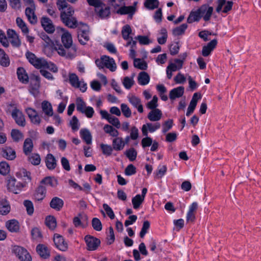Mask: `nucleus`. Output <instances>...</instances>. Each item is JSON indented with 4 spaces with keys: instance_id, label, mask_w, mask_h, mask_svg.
I'll use <instances>...</instances> for the list:
<instances>
[{
    "instance_id": "obj_1",
    "label": "nucleus",
    "mask_w": 261,
    "mask_h": 261,
    "mask_svg": "<svg viewBox=\"0 0 261 261\" xmlns=\"http://www.w3.org/2000/svg\"><path fill=\"white\" fill-rule=\"evenodd\" d=\"M56 30L58 33H62L61 41L63 46L61 44H57L55 47V50L61 56L67 59L73 58L76 55V48L73 45L71 34L65 29L59 27L57 28Z\"/></svg>"
},
{
    "instance_id": "obj_2",
    "label": "nucleus",
    "mask_w": 261,
    "mask_h": 261,
    "mask_svg": "<svg viewBox=\"0 0 261 261\" xmlns=\"http://www.w3.org/2000/svg\"><path fill=\"white\" fill-rule=\"evenodd\" d=\"M31 174L24 169H20L16 172V175L19 181L14 177H11L8 180L7 187L10 192L14 194L19 193L26 185L31 181Z\"/></svg>"
},
{
    "instance_id": "obj_3",
    "label": "nucleus",
    "mask_w": 261,
    "mask_h": 261,
    "mask_svg": "<svg viewBox=\"0 0 261 261\" xmlns=\"http://www.w3.org/2000/svg\"><path fill=\"white\" fill-rule=\"evenodd\" d=\"M67 10H64L61 13V19L62 22L68 28L74 29L78 27L79 24L76 19L73 16L74 13V10L71 7H68Z\"/></svg>"
},
{
    "instance_id": "obj_4",
    "label": "nucleus",
    "mask_w": 261,
    "mask_h": 261,
    "mask_svg": "<svg viewBox=\"0 0 261 261\" xmlns=\"http://www.w3.org/2000/svg\"><path fill=\"white\" fill-rule=\"evenodd\" d=\"M77 30V38L79 42L82 45H85L90 40V29L86 24L80 23Z\"/></svg>"
},
{
    "instance_id": "obj_5",
    "label": "nucleus",
    "mask_w": 261,
    "mask_h": 261,
    "mask_svg": "<svg viewBox=\"0 0 261 261\" xmlns=\"http://www.w3.org/2000/svg\"><path fill=\"white\" fill-rule=\"evenodd\" d=\"M213 12V8L207 5H203L197 10V21L203 17L204 21H208Z\"/></svg>"
},
{
    "instance_id": "obj_6",
    "label": "nucleus",
    "mask_w": 261,
    "mask_h": 261,
    "mask_svg": "<svg viewBox=\"0 0 261 261\" xmlns=\"http://www.w3.org/2000/svg\"><path fill=\"white\" fill-rule=\"evenodd\" d=\"M12 251L21 261H31L32 258L28 251L19 246H14Z\"/></svg>"
},
{
    "instance_id": "obj_7",
    "label": "nucleus",
    "mask_w": 261,
    "mask_h": 261,
    "mask_svg": "<svg viewBox=\"0 0 261 261\" xmlns=\"http://www.w3.org/2000/svg\"><path fill=\"white\" fill-rule=\"evenodd\" d=\"M25 56L29 62L36 68H43L45 64H46V61L45 59L37 58L32 53L28 51L26 53Z\"/></svg>"
},
{
    "instance_id": "obj_8",
    "label": "nucleus",
    "mask_w": 261,
    "mask_h": 261,
    "mask_svg": "<svg viewBox=\"0 0 261 261\" xmlns=\"http://www.w3.org/2000/svg\"><path fill=\"white\" fill-rule=\"evenodd\" d=\"M85 240L88 250L93 251L96 250L100 244L99 239L91 236H86Z\"/></svg>"
},
{
    "instance_id": "obj_9",
    "label": "nucleus",
    "mask_w": 261,
    "mask_h": 261,
    "mask_svg": "<svg viewBox=\"0 0 261 261\" xmlns=\"http://www.w3.org/2000/svg\"><path fill=\"white\" fill-rule=\"evenodd\" d=\"M12 117L14 119L16 123L21 126H24L25 125V121L24 115L22 113L14 107V110L12 112Z\"/></svg>"
},
{
    "instance_id": "obj_10",
    "label": "nucleus",
    "mask_w": 261,
    "mask_h": 261,
    "mask_svg": "<svg viewBox=\"0 0 261 261\" xmlns=\"http://www.w3.org/2000/svg\"><path fill=\"white\" fill-rule=\"evenodd\" d=\"M217 44V40L215 39L212 40L206 45L203 46L201 51L202 55L204 57L210 56L213 50L216 48Z\"/></svg>"
},
{
    "instance_id": "obj_11",
    "label": "nucleus",
    "mask_w": 261,
    "mask_h": 261,
    "mask_svg": "<svg viewBox=\"0 0 261 261\" xmlns=\"http://www.w3.org/2000/svg\"><path fill=\"white\" fill-rule=\"evenodd\" d=\"M41 23L44 30L48 33H53L55 28L52 21L47 17H42L41 19Z\"/></svg>"
},
{
    "instance_id": "obj_12",
    "label": "nucleus",
    "mask_w": 261,
    "mask_h": 261,
    "mask_svg": "<svg viewBox=\"0 0 261 261\" xmlns=\"http://www.w3.org/2000/svg\"><path fill=\"white\" fill-rule=\"evenodd\" d=\"M54 241L57 248L59 250L65 251L67 250L68 246L67 244L65 242L63 237L58 233L54 235Z\"/></svg>"
},
{
    "instance_id": "obj_13",
    "label": "nucleus",
    "mask_w": 261,
    "mask_h": 261,
    "mask_svg": "<svg viewBox=\"0 0 261 261\" xmlns=\"http://www.w3.org/2000/svg\"><path fill=\"white\" fill-rule=\"evenodd\" d=\"M36 10V6L32 7H27L25 10V14L29 22L32 24H36L37 22V17L35 12Z\"/></svg>"
},
{
    "instance_id": "obj_14",
    "label": "nucleus",
    "mask_w": 261,
    "mask_h": 261,
    "mask_svg": "<svg viewBox=\"0 0 261 261\" xmlns=\"http://www.w3.org/2000/svg\"><path fill=\"white\" fill-rule=\"evenodd\" d=\"M136 11V7L135 6H122L120 7L117 11V13L120 15L127 14L128 18L132 19L133 15Z\"/></svg>"
},
{
    "instance_id": "obj_15",
    "label": "nucleus",
    "mask_w": 261,
    "mask_h": 261,
    "mask_svg": "<svg viewBox=\"0 0 261 261\" xmlns=\"http://www.w3.org/2000/svg\"><path fill=\"white\" fill-rule=\"evenodd\" d=\"M161 124L160 123L156 122L154 124L151 123H147L146 124H144L142 127V132L143 136H147L148 135V129L151 132L153 133L155 131L156 129H158L160 128Z\"/></svg>"
},
{
    "instance_id": "obj_16",
    "label": "nucleus",
    "mask_w": 261,
    "mask_h": 261,
    "mask_svg": "<svg viewBox=\"0 0 261 261\" xmlns=\"http://www.w3.org/2000/svg\"><path fill=\"white\" fill-rule=\"evenodd\" d=\"M46 189L45 186L40 183L36 190L34 197L36 201H42L46 195Z\"/></svg>"
},
{
    "instance_id": "obj_17",
    "label": "nucleus",
    "mask_w": 261,
    "mask_h": 261,
    "mask_svg": "<svg viewBox=\"0 0 261 261\" xmlns=\"http://www.w3.org/2000/svg\"><path fill=\"white\" fill-rule=\"evenodd\" d=\"M2 155L9 160H13L16 158V153L14 149L10 147H5L2 149Z\"/></svg>"
},
{
    "instance_id": "obj_18",
    "label": "nucleus",
    "mask_w": 261,
    "mask_h": 261,
    "mask_svg": "<svg viewBox=\"0 0 261 261\" xmlns=\"http://www.w3.org/2000/svg\"><path fill=\"white\" fill-rule=\"evenodd\" d=\"M128 100L135 108L137 109L139 113H142L143 112V108L141 100L139 97L135 95H132L128 97Z\"/></svg>"
},
{
    "instance_id": "obj_19",
    "label": "nucleus",
    "mask_w": 261,
    "mask_h": 261,
    "mask_svg": "<svg viewBox=\"0 0 261 261\" xmlns=\"http://www.w3.org/2000/svg\"><path fill=\"white\" fill-rule=\"evenodd\" d=\"M106 67L111 71L114 72L116 70V64L113 58L104 56V67Z\"/></svg>"
},
{
    "instance_id": "obj_20",
    "label": "nucleus",
    "mask_w": 261,
    "mask_h": 261,
    "mask_svg": "<svg viewBox=\"0 0 261 261\" xmlns=\"http://www.w3.org/2000/svg\"><path fill=\"white\" fill-rule=\"evenodd\" d=\"M63 200L58 197H54L53 198L49 203L50 206L56 211L61 210L63 207Z\"/></svg>"
},
{
    "instance_id": "obj_21",
    "label": "nucleus",
    "mask_w": 261,
    "mask_h": 261,
    "mask_svg": "<svg viewBox=\"0 0 261 261\" xmlns=\"http://www.w3.org/2000/svg\"><path fill=\"white\" fill-rule=\"evenodd\" d=\"M95 12L102 19L108 17L110 15V8L106 7L104 4L102 6L96 8Z\"/></svg>"
},
{
    "instance_id": "obj_22",
    "label": "nucleus",
    "mask_w": 261,
    "mask_h": 261,
    "mask_svg": "<svg viewBox=\"0 0 261 261\" xmlns=\"http://www.w3.org/2000/svg\"><path fill=\"white\" fill-rule=\"evenodd\" d=\"M162 116V113L159 109L151 110L148 114L147 118L151 121H158Z\"/></svg>"
},
{
    "instance_id": "obj_23",
    "label": "nucleus",
    "mask_w": 261,
    "mask_h": 261,
    "mask_svg": "<svg viewBox=\"0 0 261 261\" xmlns=\"http://www.w3.org/2000/svg\"><path fill=\"white\" fill-rule=\"evenodd\" d=\"M112 146L113 149L116 151H120L124 148L123 138L118 136L114 137L112 141Z\"/></svg>"
},
{
    "instance_id": "obj_24",
    "label": "nucleus",
    "mask_w": 261,
    "mask_h": 261,
    "mask_svg": "<svg viewBox=\"0 0 261 261\" xmlns=\"http://www.w3.org/2000/svg\"><path fill=\"white\" fill-rule=\"evenodd\" d=\"M33 149V143L31 139L27 138L24 141L23 145V151L25 155L30 154Z\"/></svg>"
},
{
    "instance_id": "obj_25",
    "label": "nucleus",
    "mask_w": 261,
    "mask_h": 261,
    "mask_svg": "<svg viewBox=\"0 0 261 261\" xmlns=\"http://www.w3.org/2000/svg\"><path fill=\"white\" fill-rule=\"evenodd\" d=\"M6 227L11 232H17L19 230V223L15 220H11L6 222Z\"/></svg>"
},
{
    "instance_id": "obj_26",
    "label": "nucleus",
    "mask_w": 261,
    "mask_h": 261,
    "mask_svg": "<svg viewBox=\"0 0 261 261\" xmlns=\"http://www.w3.org/2000/svg\"><path fill=\"white\" fill-rule=\"evenodd\" d=\"M184 92V88L182 86L174 88L170 91L169 98L171 99H175L176 98L181 97Z\"/></svg>"
},
{
    "instance_id": "obj_27",
    "label": "nucleus",
    "mask_w": 261,
    "mask_h": 261,
    "mask_svg": "<svg viewBox=\"0 0 261 261\" xmlns=\"http://www.w3.org/2000/svg\"><path fill=\"white\" fill-rule=\"evenodd\" d=\"M36 251L38 254L43 258H47L49 256V252L45 245L39 244L36 247Z\"/></svg>"
},
{
    "instance_id": "obj_28",
    "label": "nucleus",
    "mask_w": 261,
    "mask_h": 261,
    "mask_svg": "<svg viewBox=\"0 0 261 261\" xmlns=\"http://www.w3.org/2000/svg\"><path fill=\"white\" fill-rule=\"evenodd\" d=\"M196 214V202H193L189 207L187 215V221L188 222H193L195 218Z\"/></svg>"
},
{
    "instance_id": "obj_29",
    "label": "nucleus",
    "mask_w": 261,
    "mask_h": 261,
    "mask_svg": "<svg viewBox=\"0 0 261 261\" xmlns=\"http://www.w3.org/2000/svg\"><path fill=\"white\" fill-rule=\"evenodd\" d=\"M40 184L45 187L49 186L53 188L56 187L58 184V180L55 178L50 176L46 177L43 178L40 181Z\"/></svg>"
},
{
    "instance_id": "obj_30",
    "label": "nucleus",
    "mask_w": 261,
    "mask_h": 261,
    "mask_svg": "<svg viewBox=\"0 0 261 261\" xmlns=\"http://www.w3.org/2000/svg\"><path fill=\"white\" fill-rule=\"evenodd\" d=\"M45 163L47 168L49 170L54 169L57 165L56 160L51 154H48L47 155Z\"/></svg>"
},
{
    "instance_id": "obj_31",
    "label": "nucleus",
    "mask_w": 261,
    "mask_h": 261,
    "mask_svg": "<svg viewBox=\"0 0 261 261\" xmlns=\"http://www.w3.org/2000/svg\"><path fill=\"white\" fill-rule=\"evenodd\" d=\"M80 135L81 138L85 141L87 144H91L92 135L88 129H81L80 130Z\"/></svg>"
},
{
    "instance_id": "obj_32",
    "label": "nucleus",
    "mask_w": 261,
    "mask_h": 261,
    "mask_svg": "<svg viewBox=\"0 0 261 261\" xmlns=\"http://www.w3.org/2000/svg\"><path fill=\"white\" fill-rule=\"evenodd\" d=\"M138 83L141 85H146L148 84L150 81V77L148 74L144 71L141 72L138 76Z\"/></svg>"
},
{
    "instance_id": "obj_33",
    "label": "nucleus",
    "mask_w": 261,
    "mask_h": 261,
    "mask_svg": "<svg viewBox=\"0 0 261 261\" xmlns=\"http://www.w3.org/2000/svg\"><path fill=\"white\" fill-rule=\"evenodd\" d=\"M103 130L106 133L109 134L110 136L113 137H116L118 136L119 132L114 128L113 126L106 124L103 126Z\"/></svg>"
},
{
    "instance_id": "obj_34",
    "label": "nucleus",
    "mask_w": 261,
    "mask_h": 261,
    "mask_svg": "<svg viewBox=\"0 0 261 261\" xmlns=\"http://www.w3.org/2000/svg\"><path fill=\"white\" fill-rule=\"evenodd\" d=\"M17 74L18 78L22 83H27L29 81V77L23 68L19 67L17 69Z\"/></svg>"
},
{
    "instance_id": "obj_35",
    "label": "nucleus",
    "mask_w": 261,
    "mask_h": 261,
    "mask_svg": "<svg viewBox=\"0 0 261 261\" xmlns=\"http://www.w3.org/2000/svg\"><path fill=\"white\" fill-rule=\"evenodd\" d=\"M43 112L47 116H52L53 112L51 104L47 101H43L41 105Z\"/></svg>"
},
{
    "instance_id": "obj_36",
    "label": "nucleus",
    "mask_w": 261,
    "mask_h": 261,
    "mask_svg": "<svg viewBox=\"0 0 261 261\" xmlns=\"http://www.w3.org/2000/svg\"><path fill=\"white\" fill-rule=\"evenodd\" d=\"M28 161L34 165H38L41 162V158L38 153H30L28 155Z\"/></svg>"
},
{
    "instance_id": "obj_37",
    "label": "nucleus",
    "mask_w": 261,
    "mask_h": 261,
    "mask_svg": "<svg viewBox=\"0 0 261 261\" xmlns=\"http://www.w3.org/2000/svg\"><path fill=\"white\" fill-rule=\"evenodd\" d=\"M45 224L51 230H54L57 226V221L55 217L48 216L46 218Z\"/></svg>"
},
{
    "instance_id": "obj_38",
    "label": "nucleus",
    "mask_w": 261,
    "mask_h": 261,
    "mask_svg": "<svg viewBox=\"0 0 261 261\" xmlns=\"http://www.w3.org/2000/svg\"><path fill=\"white\" fill-rule=\"evenodd\" d=\"M144 199L141 196V195L138 194L132 198V204L135 209H138L143 202Z\"/></svg>"
},
{
    "instance_id": "obj_39",
    "label": "nucleus",
    "mask_w": 261,
    "mask_h": 261,
    "mask_svg": "<svg viewBox=\"0 0 261 261\" xmlns=\"http://www.w3.org/2000/svg\"><path fill=\"white\" fill-rule=\"evenodd\" d=\"M134 65L136 68L141 70H146L147 68V64L146 62L139 58L134 59Z\"/></svg>"
},
{
    "instance_id": "obj_40",
    "label": "nucleus",
    "mask_w": 261,
    "mask_h": 261,
    "mask_svg": "<svg viewBox=\"0 0 261 261\" xmlns=\"http://www.w3.org/2000/svg\"><path fill=\"white\" fill-rule=\"evenodd\" d=\"M69 81L70 84L75 88L80 86V81L78 76L74 73H70L69 75Z\"/></svg>"
},
{
    "instance_id": "obj_41",
    "label": "nucleus",
    "mask_w": 261,
    "mask_h": 261,
    "mask_svg": "<svg viewBox=\"0 0 261 261\" xmlns=\"http://www.w3.org/2000/svg\"><path fill=\"white\" fill-rule=\"evenodd\" d=\"M9 59L4 51L0 48V64L3 66H8L9 65Z\"/></svg>"
},
{
    "instance_id": "obj_42",
    "label": "nucleus",
    "mask_w": 261,
    "mask_h": 261,
    "mask_svg": "<svg viewBox=\"0 0 261 261\" xmlns=\"http://www.w3.org/2000/svg\"><path fill=\"white\" fill-rule=\"evenodd\" d=\"M187 24L183 23L180 26L175 28L172 31L173 35L174 36H179L183 34L187 28Z\"/></svg>"
},
{
    "instance_id": "obj_43",
    "label": "nucleus",
    "mask_w": 261,
    "mask_h": 261,
    "mask_svg": "<svg viewBox=\"0 0 261 261\" xmlns=\"http://www.w3.org/2000/svg\"><path fill=\"white\" fill-rule=\"evenodd\" d=\"M196 108V93L193 95L192 99L190 102V103L188 108L186 115L187 116H190L194 111Z\"/></svg>"
},
{
    "instance_id": "obj_44",
    "label": "nucleus",
    "mask_w": 261,
    "mask_h": 261,
    "mask_svg": "<svg viewBox=\"0 0 261 261\" xmlns=\"http://www.w3.org/2000/svg\"><path fill=\"white\" fill-rule=\"evenodd\" d=\"M11 135L13 141L16 142L22 140L23 137L22 133L18 129H12Z\"/></svg>"
},
{
    "instance_id": "obj_45",
    "label": "nucleus",
    "mask_w": 261,
    "mask_h": 261,
    "mask_svg": "<svg viewBox=\"0 0 261 261\" xmlns=\"http://www.w3.org/2000/svg\"><path fill=\"white\" fill-rule=\"evenodd\" d=\"M132 29L128 24L125 25L123 27L122 29V35L124 40H128L129 39V35L132 33Z\"/></svg>"
},
{
    "instance_id": "obj_46",
    "label": "nucleus",
    "mask_w": 261,
    "mask_h": 261,
    "mask_svg": "<svg viewBox=\"0 0 261 261\" xmlns=\"http://www.w3.org/2000/svg\"><path fill=\"white\" fill-rule=\"evenodd\" d=\"M159 1L158 0H146L144 5L149 9H154L158 7Z\"/></svg>"
},
{
    "instance_id": "obj_47",
    "label": "nucleus",
    "mask_w": 261,
    "mask_h": 261,
    "mask_svg": "<svg viewBox=\"0 0 261 261\" xmlns=\"http://www.w3.org/2000/svg\"><path fill=\"white\" fill-rule=\"evenodd\" d=\"M16 23L17 25L21 29L22 32L24 34L29 33V29L23 20L20 17L16 18Z\"/></svg>"
},
{
    "instance_id": "obj_48",
    "label": "nucleus",
    "mask_w": 261,
    "mask_h": 261,
    "mask_svg": "<svg viewBox=\"0 0 261 261\" xmlns=\"http://www.w3.org/2000/svg\"><path fill=\"white\" fill-rule=\"evenodd\" d=\"M125 154L130 161H134L136 159L137 152L134 148H131L126 150Z\"/></svg>"
},
{
    "instance_id": "obj_49",
    "label": "nucleus",
    "mask_w": 261,
    "mask_h": 261,
    "mask_svg": "<svg viewBox=\"0 0 261 261\" xmlns=\"http://www.w3.org/2000/svg\"><path fill=\"white\" fill-rule=\"evenodd\" d=\"M107 121L117 128H120L121 127L120 122L118 118L116 117L110 115Z\"/></svg>"
},
{
    "instance_id": "obj_50",
    "label": "nucleus",
    "mask_w": 261,
    "mask_h": 261,
    "mask_svg": "<svg viewBox=\"0 0 261 261\" xmlns=\"http://www.w3.org/2000/svg\"><path fill=\"white\" fill-rule=\"evenodd\" d=\"M121 110L123 115L126 118H129L132 116V112L128 106L125 103H122L120 106Z\"/></svg>"
},
{
    "instance_id": "obj_51",
    "label": "nucleus",
    "mask_w": 261,
    "mask_h": 261,
    "mask_svg": "<svg viewBox=\"0 0 261 261\" xmlns=\"http://www.w3.org/2000/svg\"><path fill=\"white\" fill-rule=\"evenodd\" d=\"M10 171V167L6 162L0 163V173L2 175H6Z\"/></svg>"
},
{
    "instance_id": "obj_52",
    "label": "nucleus",
    "mask_w": 261,
    "mask_h": 261,
    "mask_svg": "<svg viewBox=\"0 0 261 261\" xmlns=\"http://www.w3.org/2000/svg\"><path fill=\"white\" fill-rule=\"evenodd\" d=\"M100 148L102 153L107 155H110L112 154L113 149H114L113 146L105 144H101Z\"/></svg>"
},
{
    "instance_id": "obj_53",
    "label": "nucleus",
    "mask_w": 261,
    "mask_h": 261,
    "mask_svg": "<svg viewBox=\"0 0 261 261\" xmlns=\"http://www.w3.org/2000/svg\"><path fill=\"white\" fill-rule=\"evenodd\" d=\"M10 7L15 10H20L21 8V0H8Z\"/></svg>"
},
{
    "instance_id": "obj_54",
    "label": "nucleus",
    "mask_w": 261,
    "mask_h": 261,
    "mask_svg": "<svg viewBox=\"0 0 261 261\" xmlns=\"http://www.w3.org/2000/svg\"><path fill=\"white\" fill-rule=\"evenodd\" d=\"M86 103L81 98H78L76 100V110L81 113H83L87 108Z\"/></svg>"
},
{
    "instance_id": "obj_55",
    "label": "nucleus",
    "mask_w": 261,
    "mask_h": 261,
    "mask_svg": "<svg viewBox=\"0 0 261 261\" xmlns=\"http://www.w3.org/2000/svg\"><path fill=\"white\" fill-rule=\"evenodd\" d=\"M92 225L93 229L96 231H100L102 228L100 221L97 218H93L92 220Z\"/></svg>"
},
{
    "instance_id": "obj_56",
    "label": "nucleus",
    "mask_w": 261,
    "mask_h": 261,
    "mask_svg": "<svg viewBox=\"0 0 261 261\" xmlns=\"http://www.w3.org/2000/svg\"><path fill=\"white\" fill-rule=\"evenodd\" d=\"M122 84L126 89H129L134 85V81L133 78L126 76L124 78Z\"/></svg>"
},
{
    "instance_id": "obj_57",
    "label": "nucleus",
    "mask_w": 261,
    "mask_h": 261,
    "mask_svg": "<svg viewBox=\"0 0 261 261\" xmlns=\"http://www.w3.org/2000/svg\"><path fill=\"white\" fill-rule=\"evenodd\" d=\"M23 204L26 208L28 215H32L34 213V206L33 203L30 200H24Z\"/></svg>"
},
{
    "instance_id": "obj_58",
    "label": "nucleus",
    "mask_w": 261,
    "mask_h": 261,
    "mask_svg": "<svg viewBox=\"0 0 261 261\" xmlns=\"http://www.w3.org/2000/svg\"><path fill=\"white\" fill-rule=\"evenodd\" d=\"M158 97L155 95L154 96L152 99L147 102L146 105L147 107L151 110L156 109L158 107Z\"/></svg>"
},
{
    "instance_id": "obj_59",
    "label": "nucleus",
    "mask_w": 261,
    "mask_h": 261,
    "mask_svg": "<svg viewBox=\"0 0 261 261\" xmlns=\"http://www.w3.org/2000/svg\"><path fill=\"white\" fill-rule=\"evenodd\" d=\"M150 227V223L148 221H145L143 223V226L142 227L141 230L140 232V236L141 238H143L145 234L147 232L148 230Z\"/></svg>"
},
{
    "instance_id": "obj_60",
    "label": "nucleus",
    "mask_w": 261,
    "mask_h": 261,
    "mask_svg": "<svg viewBox=\"0 0 261 261\" xmlns=\"http://www.w3.org/2000/svg\"><path fill=\"white\" fill-rule=\"evenodd\" d=\"M124 173L127 176L134 175L136 173V168L133 164H129L126 167Z\"/></svg>"
},
{
    "instance_id": "obj_61",
    "label": "nucleus",
    "mask_w": 261,
    "mask_h": 261,
    "mask_svg": "<svg viewBox=\"0 0 261 261\" xmlns=\"http://www.w3.org/2000/svg\"><path fill=\"white\" fill-rule=\"evenodd\" d=\"M103 208L106 211V213L108 217L111 219H114L115 218V214L112 209L106 203L103 204Z\"/></svg>"
},
{
    "instance_id": "obj_62",
    "label": "nucleus",
    "mask_w": 261,
    "mask_h": 261,
    "mask_svg": "<svg viewBox=\"0 0 261 261\" xmlns=\"http://www.w3.org/2000/svg\"><path fill=\"white\" fill-rule=\"evenodd\" d=\"M70 125L72 130H77L79 128V120L75 116H73L70 121Z\"/></svg>"
},
{
    "instance_id": "obj_63",
    "label": "nucleus",
    "mask_w": 261,
    "mask_h": 261,
    "mask_svg": "<svg viewBox=\"0 0 261 261\" xmlns=\"http://www.w3.org/2000/svg\"><path fill=\"white\" fill-rule=\"evenodd\" d=\"M32 238L35 240L40 239L42 238L41 231L38 228L35 227L32 229L31 231Z\"/></svg>"
},
{
    "instance_id": "obj_64",
    "label": "nucleus",
    "mask_w": 261,
    "mask_h": 261,
    "mask_svg": "<svg viewBox=\"0 0 261 261\" xmlns=\"http://www.w3.org/2000/svg\"><path fill=\"white\" fill-rule=\"evenodd\" d=\"M107 243L109 245L112 244L115 241V234L112 227L109 228V235L107 237Z\"/></svg>"
}]
</instances>
